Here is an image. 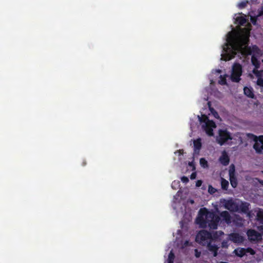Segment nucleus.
<instances>
[{
	"instance_id": "nucleus-1",
	"label": "nucleus",
	"mask_w": 263,
	"mask_h": 263,
	"mask_svg": "<svg viewBox=\"0 0 263 263\" xmlns=\"http://www.w3.org/2000/svg\"><path fill=\"white\" fill-rule=\"evenodd\" d=\"M226 44L227 47L224 48L225 54L222 55L223 60L227 61L234 58L237 52H241L242 55L247 56L253 55L251 63L256 69H258L260 65V61L256 55L261 54V51L256 45L249 46V39L248 37L237 38L232 32H229Z\"/></svg>"
},
{
	"instance_id": "nucleus-2",
	"label": "nucleus",
	"mask_w": 263,
	"mask_h": 263,
	"mask_svg": "<svg viewBox=\"0 0 263 263\" xmlns=\"http://www.w3.org/2000/svg\"><path fill=\"white\" fill-rule=\"evenodd\" d=\"M222 218L227 224L231 222V217L227 211H222L220 214V216L214 212H210L205 208H201L199 211V217L197 218V223L200 227L205 228L208 227L210 229L215 230L217 229L218 224Z\"/></svg>"
},
{
	"instance_id": "nucleus-3",
	"label": "nucleus",
	"mask_w": 263,
	"mask_h": 263,
	"mask_svg": "<svg viewBox=\"0 0 263 263\" xmlns=\"http://www.w3.org/2000/svg\"><path fill=\"white\" fill-rule=\"evenodd\" d=\"M211 232L206 230L200 231L196 235V241L200 244L205 245L211 242Z\"/></svg>"
},
{
	"instance_id": "nucleus-4",
	"label": "nucleus",
	"mask_w": 263,
	"mask_h": 263,
	"mask_svg": "<svg viewBox=\"0 0 263 263\" xmlns=\"http://www.w3.org/2000/svg\"><path fill=\"white\" fill-rule=\"evenodd\" d=\"M242 74V66L239 63L234 64L231 76V80L234 82H239Z\"/></svg>"
},
{
	"instance_id": "nucleus-5",
	"label": "nucleus",
	"mask_w": 263,
	"mask_h": 263,
	"mask_svg": "<svg viewBox=\"0 0 263 263\" xmlns=\"http://www.w3.org/2000/svg\"><path fill=\"white\" fill-rule=\"evenodd\" d=\"M230 133L227 130L220 129L216 140L220 145H223L229 140H231Z\"/></svg>"
},
{
	"instance_id": "nucleus-6",
	"label": "nucleus",
	"mask_w": 263,
	"mask_h": 263,
	"mask_svg": "<svg viewBox=\"0 0 263 263\" xmlns=\"http://www.w3.org/2000/svg\"><path fill=\"white\" fill-rule=\"evenodd\" d=\"M247 234L251 241H259L262 239L261 234L253 229L248 230Z\"/></svg>"
},
{
	"instance_id": "nucleus-7",
	"label": "nucleus",
	"mask_w": 263,
	"mask_h": 263,
	"mask_svg": "<svg viewBox=\"0 0 263 263\" xmlns=\"http://www.w3.org/2000/svg\"><path fill=\"white\" fill-rule=\"evenodd\" d=\"M229 174L230 177V181L232 186L234 188L236 187L237 185V180L235 174V167L233 164L230 166Z\"/></svg>"
},
{
	"instance_id": "nucleus-8",
	"label": "nucleus",
	"mask_w": 263,
	"mask_h": 263,
	"mask_svg": "<svg viewBox=\"0 0 263 263\" xmlns=\"http://www.w3.org/2000/svg\"><path fill=\"white\" fill-rule=\"evenodd\" d=\"M216 127V125L215 122L211 120V121H209L202 125V128L204 129L206 133L210 136H212L213 135V128Z\"/></svg>"
},
{
	"instance_id": "nucleus-9",
	"label": "nucleus",
	"mask_w": 263,
	"mask_h": 263,
	"mask_svg": "<svg viewBox=\"0 0 263 263\" xmlns=\"http://www.w3.org/2000/svg\"><path fill=\"white\" fill-rule=\"evenodd\" d=\"M224 208L231 212H237L239 211L238 205L232 200H229L225 202Z\"/></svg>"
},
{
	"instance_id": "nucleus-10",
	"label": "nucleus",
	"mask_w": 263,
	"mask_h": 263,
	"mask_svg": "<svg viewBox=\"0 0 263 263\" xmlns=\"http://www.w3.org/2000/svg\"><path fill=\"white\" fill-rule=\"evenodd\" d=\"M229 239L237 243H241L244 241L243 237L237 233H232L229 234Z\"/></svg>"
},
{
	"instance_id": "nucleus-11",
	"label": "nucleus",
	"mask_w": 263,
	"mask_h": 263,
	"mask_svg": "<svg viewBox=\"0 0 263 263\" xmlns=\"http://www.w3.org/2000/svg\"><path fill=\"white\" fill-rule=\"evenodd\" d=\"M219 161L224 166H227L229 164L230 158L226 152L222 153L221 156L219 158Z\"/></svg>"
},
{
	"instance_id": "nucleus-12",
	"label": "nucleus",
	"mask_w": 263,
	"mask_h": 263,
	"mask_svg": "<svg viewBox=\"0 0 263 263\" xmlns=\"http://www.w3.org/2000/svg\"><path fill=\"white\" fill-rule=\"evenodd\" d=\"M244 93L247 97L250 98H254V94L253 92V90L251 87H248L247 86L243 88Z\"/></svg>"
},
{
	"instance_id": "nucleus-13",
	"label": "nucleus",
	"mask_w": 263,
	"mask_h": 263,
	"mask_svg": "<svg viewBox=\"0 0 263 263\" xmlns=\"http://www.w3.org/2000/svg\"><path fill=\"white\" fill-rule=\"evenodd\" d=\"M260 142L261 145L258 143H255L253 145L254 148L258 153H261L262 150H263V137H260Z\"/></svg>"
},
{
	"instance_id": "nucleus-14",
	"label": "nucleus",
	"mask_w": 263,
	"mask_h": 263,
	"mask_svg": "<svg viewBox=\"0 0 263 263\" xmlns=\"http://www.w3.org/2000/svg\"><path fill=\"white\" fill-rule=\"evenodd\" d=\"M224 233L221 231L211 233V241L218 239Z\"/></svg>"
},
{
	"instance_id": "nucleus-15",
	"label": "nucleus",
	"mask_w": 263,
	"mask_h": 263,
	"mask_svg": "<svg viewBox=\"0 0 263 263\" xmlns=\"http://www.w3.org/2000/svg\"><path fill=\"white\" fill-rule=\"evenodd\" d=\"M246 249L245 248H240L235 249L234 253L238 257H242L246 254Z\"/></svg>"
},
{
	"instance_id": "nucleus-16",
	"label": "nucleus",
	"mask_w": 263,
	"mask_h": 263,
	"mask_svg": "<svg viewBox=\"0 0 263 263\" xmlns=\"http://www.w3.org/2000/svg\"><path fill=\"white\" fill-rule=\"evenodd\" d=\"M249 204L248 203L246 202H242L240 206H239V210H240V211L244 213H246L249 210Z\"/></svg>"
},
{
	"instance_id": "nucleus-17",
	"label": "nucleus",
	"mask_w": 263,
	"mask_h": 263,
	"mask_svg": "<svg viewBox=\"0 0 263 263\" xmlns=\"http://www.w3.org/2000/svg\"><path fill=\"white\" fill-rule=\"evenodd\" d=\"M256 219L261 224H263V210L260 209L257 213Z\"/></svg>"
},
{
	"instance_id": "nucleus-18",
	"label": "nucleus",
	"mask_w": 263,
	"mask_h": 263,
	"mask_svg": "<svg viewBox=\"0 0 263 263\" xmlns=\"http://www.w3.org/2000/svg\"><path fill=\"white\" fill-rule=\"evenodd\" d=\"M201 139H198L194 141V146L195 148V151H199L201 148Z\"/></svg>"
},
{
	"instance_id": "nucleus-19",
	"label": "nucleus",
	"mask_w": 263,
	"mask_h": 263,
	"mask_svg": "<svg viewBox=\"0 0 263 263\" xmlns=\"http://www.w3.org/2000/svg\"><path fill=\"white\" fill-rule=\"evenodd\" d=\"M207 244V247L208 248V250L211 252H213L215 250H218L219 248L215 245H212L211 242H209Z\"/></svg>"
},
{
	"instance_id": "nucleus-20",
	"label": "nucleus",
	"mask_w": 263,
	"mask_h": 263,
	"mask_svg": "<svg viewBox=\"0 0 263 263\" xmlns=\"http://www.w3.org/2000/svg\"><path fill=\"white\" fill-rule=\"evenodd\" d=\"M199 120L201 123H204V124L211 121L209 119L208 117L205 115H202L201 117H199Z\"/></svg>"
},
{
	"instance_id": "nucleus-21",
	"label": "nucleus",
	"mask_w": 263,
	"mask_h": 263,
	"mask_svg": "<svg viewBox=\"0 0 263 263\" xmlns=\"http://www.w3.org/2000/svg\"><path fill=\"white\" fill-rule=\"evenodd\" d=\"M221 185L222 189L227 190L229 186V182L224 179H222Z\"/></svg>"
},
{
	"instance_id": "nucleus-22",
	"label": "nucleus",
	"mask_w": 263,
	"mask_h": 263,
	"mask_svg": "<svg viewBox=\"0 0 263 263\" xmlns=\"http://www.w3.org/2000/svg\"><path fill=\"white\" fill-rule=\"evenodd\" d=\"M236 21L240 25H243L246 23V19L242 16L237 17L236 18Z\"/></svg>"
},
{
	"instance_id": "nucleus-23",
	"label": "nucleus",
	"mask_w": 263,
	"mask_h": 263,
	"mask_svg": "<svg viewBox=\"0 0 263 263\" xmlns=\"http://www.w3.org/2000/svg\"><path fill=\"white\" fill-rule=\"evenodd\" d=\"M200 164L201 166L204 168L208 167V161L205 160V158H202L200 159Z\"/></svg>"
},
{
	"instance_id": "nucleus-24",
	"label": "nucleus",
	"mask_w": 263,
	"mask_h": 263,
	"mask_svg": "<svg viewBox=\"0 0 263 263\" xmlns=\"http://www.w3.org/2000/svg\"><path fill=\"white\" fill-rule=\"evenodd\" d=\"M175 255L172 251H171L168 254L167 262H174Z\"/></svg>"
},
{
	"instance_id": "nucleus-25",
	"label": "nucleus",
	"mask_w": 263,
	"mask_h": 263,
	"mask_svg": "<svg viewBox=\"0 0 263 263\" xmlns=\"http://www.w3.org/2000/svg\"><path fill=\"white\" fill-rule=\"evenodd\" d=\"M248 3V1H243L241 2L238 4V7L239 9H243L245 8Z\"/></svg>"
},
{
	"instance_id": "nucleus-26",
	"label": "nucleus",
	"mask_w": 263,
	"mask_h": 263,
	"mask_svg": "<svg viewBox=\"0 0 263 263\" xmlns=\"http://www.w3.org/2000/svg\"><path fill=\"white\" fill-rule=\"evenodd\" d=\"M219 83L221 85H226L227 84L226 78L222 76H220V80H219Z\"/></svg>"
},
{
	"instance_id": "nucleus-27",
	"label": "nucleus",
	"mask_w": 263,
	"mask_h": 263,
	"mask_svg": "<svg viewBox=\"0 0 263 263\" xmlns=\"http://www.w3.org/2000/svg\"><path fill=\"white\" fill-rule=\"evenodd\" d=\"M253 72L254 74H255V76L258 78H260L261 77V72L258 70V69H256L255 68L253 70Z\"/></svg>"
},
{
	"instance_id": "nucleus-28",
	"label": "nucleus",
	"mask_w": 263,
	"mask_h": 263,
	"mask_svg": "<svg viewBox=\"0 0 263 263\" xmlns=\"http://www.w3.org/2000/svg\"><path fill=\"white\" fill-rule=\"evenodd\" d=\"M208 191L210 194H214L216 192V190L212 185H210L209 186Z\"/></svg>"
},
{
	"instance_id": "nucleus-29",
	"label": "nucleus",
	"mask_w": 263,
	"mask_h": 263,
	"mask_svg": "<svg viewBox=\"0 0 263 263\" xmlns=\"http://www.w3.org/2000/svg\"><path fill=\"white\" fill-rule=\"evenodd\" d=\"M229 243L228 240H223L221 242V247L223 248H227L229 247Z\"/></svg>"
},
{
	"instance_id": "nucleus-30",
	"label": "nucleus",
	"mask_w": 263,
	"mask_h": 263,
	"mask_svg": "<svg viewBox=\"0 0 263 263\" xmlns=\"http://www.w3.org/2000/svg\"><path fill=\"white\" fill-rule=\"evenodd\" d=\"M257 84L260 86L263 87V79L261 77L258 78L257 80Z\"/></svg>"
},
{
	"instance_id": "nucleus-31",
	"label": "nucleus",
	"mask_w": 263,
	"mask_h": 263,
	"mask_svg": "<svg viewBox=\"0 0 263 263\" xmlns=\"http://www.w3.org/2000/svg\"><path fill=\"white\" fill-rule=\"evenodd\" d=\"M246 249L247 250L246 253L247 252L250 253L251 255H254L255 253V251L251 248H248Z\"/></svg>"
},
{
	"instance_id": "nucleus-32",
	"label": "nucleus",
	"mask_w": 263,
	"mask_h": 263,
	"mask_svg": "<svg viewBox=\"0 0 263 263\" xmlns=\"http://www.w3.org/2000/svg\"><path fill=\"white\" fill-rule=\"evenodd\" d=\"M181 180L182 182L187 183L189 181V178L186 176H183L181 177Z\"/></svg>"
},
{
	"instance_id": "nucleus-33",
	"label": "nucleus",
	"mask_w": 263,
	"mask_h": 263,
	"mask_svg": "<svg viewBox=\"0 0 263 263\" xmlns=\"http://www.w3.org/2000/svg\"><path fill=\"white\" fill-rule=\"evenodd\" d=\"M196 172H193L191 174V176H190V178L191 180H194L196 178Z\"/></svg>"
},
{
	"instance_id": "nucleus-34",
	"label": "nucleus",
	"mask_w": 263,
	"mask_h": 263,
	"mask_svg": "<svg viewBox=\"0 0 263 263\" xmlns=\"http://www.w3.org/2000/svg\"><path fill=\"white\" fill-rule=\"evenodd\" d=\"M202 183V181L201 180H198L196 182V186L197 187H200Z\"/></svg>"
},
{
	"instance_id": "nucleus-35",
	"label": "nucleus",
	"mask_w": 263,
	"mask_h": 263,
	"mask_svg": "<svg viewBox=\"0 0 263 263\" xmlns=\"http://www.w3.org/2000/svg\"><path fill=\"white\" fill-rule=\"evenodd\" d=\"M210 110L211 112L214 114V116L216 118V116H218V113L213 109V108H210Z\"/></svg>"
},
{
	"instance_id": "nucleus-36",
	"label": "nucleus",
	"mask_w": 263,
	"mask_h": 263,
	"mask_svg": "<svg viewBox=\"0 0 263 263\" xmlns=\"http://www.w3.org/2000/svg\"><path fill=\"white\" fill-rule=\"evenodd\" d=\"M255 180H257L258 182H259L260 185L263 186V180H261L258 178H256Z\"/></svg>"
},
{
	"instance_id": "nucleus-37",
	"label": "nucleus",
	"mask_w": 263,
	"mask_h": 263,
	"mask_svg": "<svg viewBox=\"0 0 263 263\" xmlns=\"http://www.w3.org/2000/svg\"><path fill=\"white\" fill-rule=\"evenodd\" d=\"M195 256L196 257H199L200 255V253L198 252L197 249H195Z\"/></svg>"
},
{
	"instance_id": "nucleus-38",
	"label": "nucleus",
	"mask_w": 263,
	"mask_h": 263,
	"mask_svg": "<svg viewBox=\"0 0 263 263\" xmlns=\"http://www.w3.org/2000/svg\"><path fill=\"white\" fill-rule=\"evenodd\" d=\"M218 250H215V251H214L213 252V256L214 257H216L218 255Z\"/></svg>"
},
{
	"instance_id": "nucleus-39",
	"label": "nucleus",
	"mask_w": 263,
	"mask_h": 263,
	"mask_svg": "<svg viewBox=\"0 0 263 263\" xmlns=\"http://www.w3.org/2000/svg\"><path fill=\"white\" fill-rule=\"evenodd\" d=\"M259 13L260 15H263V5L261 7Z\"/></svg>"
},
{
	"instance_id": "nucleus-40",
	"label": "nucleus",
	"mask_w": 263,
	"mask_h": 263,
	"mask_svg": "<svg viewBox=\"0 0 263 263\" xmlns=\"http://www.w3.org/2000/svg\"><path fill=\"white\" fill-rule=\"evenodd\" d=\"M86 161L84 160L82 163V165L85 166V165H86Z\"/></svg>"
},
{
	"instance_id": "nucleus-41",
	"label": "nucleus",
	"mask_w": 263,
	"mask_h": 263,
	"mask_svg": "<svg viewBox=\"0 0 263 263\" xmlns=\"http://www.w3.org/2000/svg\"><path fill=\"white\" fill-rule=\"evenodd\" d=\"M182 152H183V150H181V149L179 150V152L180 154H181Z\"/></svg>"
},
{
	"instance_id": "nucleus-42",
	"label": "nucleus",
	"mask_w": 263,
	"mask_h": 263,
	"mask_svg": "<svg viewBox=\"0 0 263 263\" xmlns=\"http://www.w3.org/2000/svg\"><path fill=\"white\" fill-rule=\"evenodd\" d=\"M192 163H189V165H192Z\"/></svg>"
},
{
	"instance_id": "nucleus-43",
	"label": "nucleus",
	"mask_w": 263,
	"mask_h": 263,
	"mask_svg": "<svg viewBox=\"0 0 263 263\" xmlns=\"http://www.w3.org/2000/svg\"><path fill=\"white\" fill-rule=\"evenodd\" d=\"M191 202H192V203H193V202H194V201H193V200H192Z\"/></svg>"
},
{
	"instance_id": "nucleus-44",
	"label": "nucleus",
	"mask_w": 263,
	"mask_h": 263,
	"mask_svg": "<svg viewBox=\"0 0 263 263\" xmlns=\"http://www.w3.org/2000/svg\"><path fill=\"white\" fill-rule=\"evenodd\" d=\"M167 263H174V262H167Z\"/></svg>"
},
{
	"instance_id": "nucleus-45",
	"label": "nucleus",
	"mask_w": 263,
	"mask_h": 263,
	"mask_svg": "<svg viewBox=\"0 0 263 263\" xmlns=\"http://www.w3.org/2000/svg\"><path fill=\"white\" fill-rule=\"evenodd\" d=\"M262 62L263 63V59L262 60Z\"/></svg>"
},
{
	"instance_id": "nucleus-46",
	"label": "nucleus",
	"mask_w": 263,
	"mask_h": 263,
	"mask_svg": "<svg viewBox=\"0 0 263 263\" xmlns=\"http://www.w3.org/2000/svg\"><path fill=\"white\" fill-rule=\"evenodd\" d=\"M261 173H263V171H261Z\"/></svg>"
}]
</instances>
